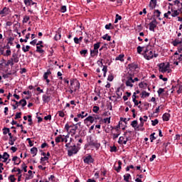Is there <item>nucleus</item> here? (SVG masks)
Returning a JSON list of instances; mask_svg holds the SVG:
<instances>
[{
  "instance_id": "nucleus-1",
  "label": "nucleus",
  "mask_w": 182,
  "mask_h": 182,
  "mask_svg": "<svg viewBox=\"0 0 182 182\" xmlns=\"http://www.w3.org/2000/svg\"><path fill=\"white\" fill-rule=\"evenodd\" d=\"M144 58H145L146 60H150L153 59V58H157V56H159V54L156 53V51L151 49V46H147L144 50Z\"/></svg>"
},
{
  "instance_id": "nucleus-2",
  "label": "nucleus",
  "mask_w": 182,
  "mask_h": 182,
  "mask_svg": "<svg viewBox=\"0 0 182 182\" xmlns=\"http://www.w3.org/2000/svg\"><path fill=\"white\" fill-rule=\"evenodd\" d=\"M69 89H73L74 92L76 93V92L80 89V82H79V80L76 79L70 80V85Z\"/></svg>"
},
{
  "instance_id": "nucleus-3",
  "label": "nucleus",
  "mask_w": 182,
  "mask_h": 182,
  "mask_svg": "<svg viewBox=\"0 0 182 182\" xmlns=\"http://www.w3.org/2000/svg\"><path fill=\"white\" fill-rule=\"evenodd\" d=\"M159 68V72H161V73H166V72H168V73H170V64L161 63L158 65Z\"/></svg>"
},
{
  "instance_id": "nucleus-4",
  "label": "nucleus",
  "mask_w": 182,
  "mask_h": 182,
  "mask_svg": "<svg viewBox=\"0 0 182 182\" xmlns=\"http://www.w3.org/2000/svg\"><path fill=\"white\" fill-rule=\"evenodd\" d=\"M79 151V149L76 148V145H74L73 146H70V149L68 150V154L69 157H72L73 154H76Z\"/></svg>"
},
{
  "instance_id": "nucleus-5",
  "label": "nucleus",
  "mask_w": 182,
  "mask_h": 182,
  "mask_svg": "<svg viewBox=\"0 0 182 182\" xmlns=\"http://www.w3.org/2000/svg\"><path fill=\"white\" fill-rule=\"evenodd\" d=\"M157 28V20L156 18H153L151 22L149 23V31L154 32V29Z\"/></svg>"
},
{
  "instance_id": "nucleus-6",
  "label": "nucleus",
  "mask_w": 182,
  "mask_h": 182,
  "mask_svg": "<svg viewBox=\"0 0 182 182\" xmlns=\"http://www.w3.org/2000/svg\"><path fill=\"white\" fill-rule=\"evenodd\" d=\"M83 161L85 164H92V163H94L95 159L92 157V155H88L84 158Z\"/></svg>"
},
{
  "instance_id": "nucleus-7",
  "label": "nucleus",
  "mask_w": 182,
  "mask_h": 182,
  "mask_svg": "<svg viewBox=\"0 0 182 182\" xmlns=\"http://www.w3.org/2000/svg\"><path fill=\"white\" fill-rule=\"evenodd\" d=\"M11 14V9L9 7H4L1 11H0V15L2 17L6 16V15H9Z\"/></svg>"
},
{
  "instance_id": "nucleus-8",
  "label": "nucleus",
  "mask_w": 182,
  "mask_h": 182,
  "mask_svg": "<svg viewBox=\"0 0 182 182\" xmlns=\"http://www.w3.org/2000/svg\"><path fill=\"white\" fill-rule=\"evenodd\" d=\"M172 87L173 89H176V92L178 93V95H180V93H182V83L181 82H178L177 83L176 85H173Z\"/></svg>"
},
{
  "instance_id": "nucleus-9",
  "label": "nucleus",
  "mask_w": 182,
  "mask_h": 182,
  "mask_svg": "<svg viewBox=\"0 0 182 182\" xmlns=\"http://www.w3.org/2000/svg\"><path fill=\"white\" fill-rule=\"evenodd\" d=\"M133 83H134V81L133 80L132 77H128L127 80L125 82L126 86L129 87H133Z\"/></svg>"
},
{
  "instance_id": "nucleus-10",
  "label": "nucleus",
  "mask_w": 182,
  "mask_h": 182,
  "mask_svg": "<svg viewBox=\"0 0 182 182\" xmlns=\"http://www.w3.org/2000/svg\"><path fill=\"white\" fill-rule=\"evenodd\" d=\"M50 75H52V72H50V70H48L47 72H46L43 75V79L46 80L48 85L50 82V80L48 79V77H49Z\"/></svg>"
},
{
  "instance_id": "nucleus-11",
  "label": "nucleus",
  "mask_w": 182,
  "mask_h": 182,
  "mask_svg": "<svg viewBox=\"0 0 182 182\" xmlns=\"http://www.w3.org/2000/svg\"><path fill=\"white\" fill-rule=\"evenodd\" d=\"M173 46H178L182 43V38L178 37L173 41H172Z\"/></svg>"
},
{
  "instance_id": "nucleus-12",
  "label": "nucleus",
  "mask_w": 182,
  "mask_h": 182,
  "mask_svg": "<svg viewBox=\"0 0 182 182\" xmlns=\"http://www.w3.org/2000/svg\"><path fill=\"white\" fill-rule=\"evenodd\" d=\"M98 62H100L101 63V66H103V68H102V72L104 73L103 76H104V77H106V73H107V66L103 65V59H101Z\"/></svg>"
},
{
  "instance_id": "nucleus-13",
  "label": "nucleus",
  "mask_w": 182,
  "mask_h": 182,
  "mask_svg": "<svg viewBox=\"0 0 182 182\" xmlns=\"http://www.w3.org/2000/svg\"><path fill=\"white\" fill-rule=\"evenodd\" d=\"M0 159H3V163H6L8 159H9V154L8 152H4L3 155L0 154Z\"/></svg>"
},
{
  "instance_id": "nucleus-14",
  "label": "nucleus",
  "mask_w": 182,
  "mask_h": 182,
  "mask_svg": "<svg viewBox=\"0 0 182 182\" xmlns=\"http://www.w3.org/2000/svg\"><path fill=\"white\" fill-rule=\"evenodd\" d=\"M77 130V124H73V128L70 130L71 136H75L76 134V131Z\"/></svg>"
},
{
  "instance_id": "nucleus-15",
  "label": "nucleus",
  "mask_w": 182,
  "mask_h": 182,
  "mask_svg": "<svg viewBox=\"0 0 182 182\" xmlns=\"http://www.w3.org/2000/svg\"><path fill=\"white\" fill-rule=\"evenodd\" d=\"M11 59L14 63H18V62H19V57H18V54H16V53H14L12 54V58Z\"/></svg>"
},
{
  "instance_id": "nucleus-16",
  "label": "nucleus",
  "mask_w": 182,
  "mask_h": 182,
  "mask_svg": "<svg viewBox=\"0 0 182 182\" xmlns=\"http://www.w3.org/2000/svg\"><path fill=\"white\" fill-rule=\"evenodd\" d=\"M122 161H118V167L114 166V168L117 171V173H120V170H122Z\"/></svg>"
},
{
  "instance_id": "nucleus-17",
  "label": "nucleus",
  "mask_w": 182,
  "mask_h": 182,
  "mask_svg": "<svg viewBox=\"0 0 182 182\" xmlns=\"http://www.w3.org/2000/svg\"><path fill=\"white\" fill-rule=\"evenodd\" d=\"M171 16L173 18H176V16H178V15H180V11H178V10H174L173 9H171Z\"/></svg>"
},
{
  "instance_id": "nucleus-18",
  "label": "nucleus",
  "mask_w": 182,
  "mask_h": 182,
  "mask_svg": "<svg viewBox=\"0 0 182 182\" xmlns=\"http://www.w3.org/2000/svg\"><path fill=\"white\" fill-rule=\"evenodd\" d=\"M128 66L131 70H136V69L139 68V65L134 63L129 64Z\"/></svg>"
},
{
  "instance_id": "nucleus-19",
  "label": "nucleus",
  "mask_w": 182,
  "mask_h": 182,
  "mask_svg": "<svg viewBox=\"0 0 182 182\" xmlns=\"http://www.w3.org/2000/svg\"><path fill=\"white\" fill-rule=\"evenodd\" d=\"M16 105H21L22 107H25V106H26V100L23 99L21 100H20L19 102H16Z\"/></svg>"
},
{
  "instance_id": "nucleus-20",
  "label": "nucleus",
  "mask_w": 182,
  "mask_h": 182,
  "mask_svg": "<svg viewBox=\"0 0 182 182\" xmlns=\"http://www.w3.org/2000/svg\"><path fill=\"white\" fill-rule=\"evenodd\" d=\"M12 161L14 162L15 165L18 166V164H21V159H19L18 156H14L12 159Z\"/></svg>"
},
{
  "instance_id": "nucleus-21",
  "label": "nucleus",
  "mask_w": 182,
  "mask_h": 182,
  "mask_svg": "<svg viewBox=\"0 0 182 182\" xmlns=\"http://www.w3.org/2000/svg\"><path fill=\"white\" fill-rule=\"evenodd\" d=\"M43 102L44 103H49L50 102V96H48L46 95H43Z\"/></svg>"
},
{
  "instance_id": "nucleus-22",
  "label": "nucleus",
  "mask_w": 182,
  "mask_h": 182,
  "mask_svg": "<svg viewBox=\"0 0 182 182\" xmlns=\"http://www.w3.org/2000/svg\"><path fill=\"white\" fill-rule=\"evenodd\" d=\"M90 146H94V147H96V149H99V147H100V144L97 143V141L91 140L90 141Z\"/></svg>"
},
{
  "instance_id": "nucleus-23",
  "label": "nucleus",
  "mask_w": 182,
  "mask_h": 182,
  "mask_svg": "<svg viewBox=\"0 0 182 182\" xmlns=\"http://www.w3.org/2000/svg\"><path fill=\"white\" fill-rule=\"evenodd\" d=\"M162 119H163L164 122H168V120H170V114H168V113L164 114Z\"/></svg>"
},
{
  "instance_id": "nucleus-24",
  "label": "nucleus",
  "mask_w": 182,
  "mask_h": 182,
  "mask_svg": "<svg viewBox=\"0 0 182 182\" xmlns=\"http://www.w3.org/2000/svg\"><path fill=\"white\" fill-rule=\"evenodd\" d=\"M115 60H120V62H124V54H120L115 58Z\"/></svg>"
},
{
  "instance_id": "nucleus-25",
  "label": "nucleus",
  "mask_w": 182,
  "mask_h": 182,
  "mask_svg": "<svg viewBox=\"0 0 182 182\" xmlns=\"http://www.w3.org/2000/svg\"><path fill=\"white\" fill-rule=\"evenodd\" d=\"M84 122H90L91 124L95 122V117L92 116H88Z\"/></svg>"
},
{
  "instance_id": "nucleus-26",
  "label": "nucleus",
  "mask_w": 182,
  "mask_h": 182,
  "mask_svg": "<svg viewBox=\"0 0 182 182\" xmlns=\"http://www.w3.org/2000/svg\"><path fill=\"white\" fill-rule=\"evenodd\" d=\"M31 154H33V157H35V156H36V154H38V148H36V147L31 148Z\"/></svg>"
},
{
  "instance_id": "nucleus-27",
  "label": "nucleus",
  "mask_w": 182,
  "mask_h": 182,
  "mask_svg": "<svg viewBox=\"0 0 182 182\" xmlns=\"http://www.w3.org/2000/svg\"><path fill=\"white\" fill-rule=\"evenodd\" d=\"M97 53H99V50H90V56L92 58H95V56H96V55H97Z\"/></svg>"
},
{
  "instance_id": "nucleus-28",
  "label": "nucleus",
  "mask_w": 182,
  "mask_h": 182,
  "mask_svg": "<svg viewBox=\"0 0 182 182\" xmlns=\"http://www.w3.org/2000/svg\"><path fill=\"white\" fill-rule=\"evenodd\" d=\"M15 141H16V137H11V139L9 138V144H10V146H14V144H15Z\"/></svg>"
},
{
  "instance_id": "nucleus-29",
  "label": "nucleus",
  "mask_w": 182,
  "mask_h": 182,
  "mask_svg": "<svg viewBox=\"0 0 182 182\" xmlns=\"http://www.w3.org/2000/svg\"><path fill=\"white\" fill-rule=\"evenodd\" d=\"M131 126L133 127L135 130H136V129H138L139 127L137 120L132 121L131 123Z\"/></svg>"
},
{
  "instance_id": "nucleus-30",
  "label": "nucleus",
  "mask_w": 182,
  "mask_h": 182,
  "mask_svg": "<svg viewBox=\"0 0 182 182\" xmlns=\"http://www.w3.org/2000/svg\"><path fill=\"white\" fill-rule=\"evenodd\" d=\"M30 49H31V46H26V47H25V46H23V47H22V50L25 53H26V52H29Z\"/></svg>"
},
{
  "instance_id": "nucleus-31",
  "label": "nucleus",
  "mask_w": 182,
  "mask_h": 182,
  "mask_svg": "<svg viewBox=\"0 0 182 182\" xmlns=\"http://www.w3.org/2000/svg\"><path fill=\"white\" fill-rule=\"evenodd\" d=\"M9 65L10 66H14V65H15V63L13 60H11V58H10V60L7 61V63H6V66H9Z\"/></svg>"
},
{
  "instance_id": "nucleus-32",
  "label": "nucleus",
  "mask_w": 182,
  "mask_h": 182,
  "mask_svg": "<svg viewBox=\"0 0 182 182\" xmlns=\"http://www.w3.org/2000/svg\"><path fill=\"white\" fill-rule=\"evenodd\" d=\"M149 96H150V93H149V92H146V91H143V92H141V97H142V98L149 97Z\"/></svg>"
},
{
  "instance_id": "nucleus-33",
  "label": "nucleus",
  "mask_w": 182,
  "mask_h": 182,
  "mask_svg": "<svg viewBox=\"0 0 182 182\" xmlns=\"http://www.w3.org/2000/svg\"><path fill=\"white\" fill-rule=\"evenodd\" d=\"M119 21H122V16H119V14H116L114 23H117Z\"/></svg>"
},
{
  "instance_id": "nucleus-34",
  "label": "nucleus",
  "mask_w": 182,
  "mask_h": 182,
  "mask_svg": "<svg viewBox=\"0 0 182 182\" xmlns=\"http://www.w3.org/2000/svg\"><path fill=\"white\" fill-rule=\"evenodd\" d=\"M48 160H49V158L48 156L41 157V164H43V166H45V164L43 163V161H48Z\"/></svg>"
},
{
  "instance_id": "nucleus-35",
  "label": "nucleus",
  "mask_w": 182,
  "mask_h": 182,
  "mask_svg": "<svg viewBox=\"0 0 182 182\" xmlns=\"http://www.w3.org/2000/svg\"><path fill=\"white\" fill-rule=\"evenodd\" d=\"M61 36H62L60 35V33L57 32L54 37L55 41H59V39H60Z\"/></svg>"
},
{
  "instance_id": "nucleus-36",
  "label": "nucleus",
  "mask_w": 182,
  "mask_h": 182,
  "mask_svg": "<svg viewBox=\"0 0 182 182\" xmlns=\"http://www.w3.org/2000/svg\"><path fill=\"white\" fill-rule=\"evenodd\" d=\"M102 39H104V41H110V39H112V37L107 34H105L102 36Z\"/></svg>"
},
{
  "instance_id": "nucleus-37",
  "label": "nucleus",
  "mask_w": 182,
  "mask_h": 182,
  "mask_svg": "<svg viewBox=\"0 0 182 182\" xmlns=\"http://www.w3.org/2000/svg\"><path fill=\"white\" fill-rule=\"evenodd\" d=\"M24 2V5H26V6H31V3L32 2V0H23Z\"/></svg>"
},
{
  "instance_id": "nucleus-38",
  "label": "nucleus",
  "mask_w": 182,
  "mask_h": 182,
  "mask_svg": "<svg viewBox=\"0 0 182 182\" xmlns=\"http://www.w3.org/2000/svg\"><path fill=\"white\" fill-rule=\"evenodd\" d=\"M36 52H37L38 53H44L45 50L41 48V47H36Z\"/></svg>"
},
{
  "instance_id": "nucleus-39",
  "label": "nucleus",
  "mask_w": 182,
  "mask_h": 182,
  "mask_svg": "<svg viewBox=\"0 0 182 182\" xmlns=\"http://www.w3.org/2000/svg\"><path fill=\"white\" fill-rule=\"evenodd\" d=\"M119 136H120V132L119 131V129H117V134H113V139L114 140L117 139V137H119Z\"/></svg>"
},
{
  "instance_id": "nucleus-40",
  "label": "nucleus",
  "mask_w": 182,
  "mask_h": 182,
  "mask_svg": "<svg viewBox=\"0 0 182 182\" xmlns=\"http://www.w3.org/2000/svg\"><path fill=\"white\" fill-rule=\"evenodd\" d=\"M131 176L130 173H127L124 176V181L129 182V178H130Z\"/></svg>"
},
{
  "instance_id": "nucleus-41",
  "label": "nucleus",
  "mask_w": 182,
  "mask_h": 182,
  "mask_svg": "<svg viewBox=\"0 0 182 182\" xmlns=\"http://www.w3.org/2000/svg\"><path fill=\"white\" fill-rule=\"evenodd\" d=\"M154 14H155L156 18H160V15H161L160 10H155Z\"/></svg>"
},
{
  "instance_id": "nucleus-42",
  "label": "nucleus",
  "mask_w": 182,
  "mask_h": 182,
  "mask_svg": "<svg viewBox=\"0 0 182 182\" xmlns=\"http://www.w3.org/2000/svg\"><path fill=\"white\" fill-rule=\"evenodd\" d=\"M75 140L78 141V143H83V140H82V138H80V136L76 135L75 136Z\"/></svg>"
},
{
  "instance_id": "nucleus-43",
  "label": "nucleus",
  "mask_w": 182,
  "mask_h": 182,
  "mask_svg": "<svg viewBox=\"0 0 182 182\" xmlns=\"http://www.w3.org/2000/svg\"><path fill=\"white\" fill-rule=\"evenodd\" d=\"M9 180H10L11 182H15V181H16V178H15V176H14V175H11V176L9 177Z\"/></svg>"
},
{
  "instance_id": "nucleus-44",
  "label": "nucleus",
  "mask_w": 182,
  "mask_h": 182,
  "mask_svg": "<svg viewBox=\"0 0 182 182\" xmlns=\"http://www.w3.org/2000/svg\"><path fill=\"white\" fill-rule=\"evenodd\" d=\"M105 29H114V27L109 23V24L105 25Z\"/></svg>"
},
{
  "instance_id": "nucleus-45",
  "label": "nucleus",
  "mask_w": 182,
  "mask_h": 182,
  "mask_svg": "<svg viewBox=\"0 0 182 182\" xmlns=\"http://www.w3.org/2000/svg\"><path fill=\"white\" fill-rule=\"evenodd\" d=\"M99 48H100V43H97L94 44L95 50H99Z\"/></svg>"
},
{
  "instance_id": "nucleus-46",
  "label": "nucleus",
  "mask_w": 182,
  "mask_h": 182,
  "mask_svg": "<svg viewBox=\"0 0 182 182\" xmlns=\"http://www.w3.org/2000/svg\"><path fill=\"white\" fill-rule=\"evenodd\" d=\"M136 49H137V52H138V53H141V52H143V50H144L145 49H144V47H141V46H138L137 48H136Z\"/></svg>"
},
{
  "instance_id": "nucleus-47",
  "label": "nucleus",
  "mask_w": 182,
  "mask_h": 182,
  "mask_svg": "<svg viewBox=\"0 0 182 182\" xmlns=\"http://www.w3.org/2000/svg\"><path fill=\"white\" fill-rule=\"evenodd\" d=\"M62 141V135H59L55 138V143H60Z\"/></svg>"
},
{
  "instance_id": "nucleus-48",
  "label": "nucleus",
  "mask_w": 182,
  "mask_h": 182,
  "mask_svg": "<svg viewBox=\"0 0 182 182\" xmlns=\"http://www.w3.org/2000/svg\"><path fill=\"white\" fill-rule=\"evenodd\" d=\"M21 116H22V112H17L15 116V120H18V119H21Z\"/></svg>"
},
{
  "instance_id": "nucleus-49",
  "label": "nucleus",
  "mask_w": 182,
  "mask_h": 182,
  "mask_svg": "<svg viewBox=\"0 0 182 182\" xmlns=\"http://www.w3.org/2000/svg\"><path fill=\"white\" fill-rule=\"evenodd\" d=\"M29 19H31V18L29 17V16H24L23 20V23H28V21H29Z\"/></svg>"
},
{
  "instance_id": "nucleus-50",
  "label": "nucleus",
  "mask_w": 182,
  "mask_h": 182,
  "mask_svg": "<svg viewBox=\"0 0 182 182\" xmlns=\"http://www.w3.org/2000/svg\"><path fill=\"white\" fill-rule=\"evenodd\" d=\"M118 143L119 144H123V143H124V137L120 136Z\"/></svg>"
},
{
  "instance_id": "nucleus-51",
  "label": "nucleus",
  "mask_w": 182,
  "mask_h": 182,
  "mask_svg": "<svg viewBox=\"0 0 182 182\" xmlns=\"http://www.w3.org/2000/svg\"><path fill=\"white\" fill-rule=\"evenodd\" d=\"M10 132L9 128L3 129V134H8Z\"/></svg>"
},
{
  "instance_id": "nucleus-52",
  "label": "nucleus",
  "mask_w": 182,
  "mask_h": 182,
  "mask_svg": "<svg viewBox=\"0 0 182 182\" xmlns=\"http://www.w3.org/2000/svg\"><path fill=\"white\" fill-rule=\"evenodd\" d=\"M175 58L176 60H178V62H182V54H179V55L175 56Z\"/></svg>"
},
{
  "instance_id": "nucleus-53",
  "label": "nucleus",
  "mask_w": 182,
  "mask_h": 182,
  "mask_svg": "<svg viewBox=\"0 0 182 182\" xmlns=\"http://www.w3.org/2000/svg\"><path fill=\"white\" fill-rule=\"evenodd\" d=\"M154 134H156L155 132L152 133L151 135H150V140H151V142L153 143V140H156V137L154 136Z\"/></svg>"
},
{
  "instance_id": "nucleus-54",
  "label": "nucleus",
  "mask_w": 182,
  "mask_h": 182,
  "mask_svg": "<svg viewBox=\"0 0 182 182\" xmlns=\"http://www.w3.org/2000/svg\"><path fill=\"white\" fill-rule=\"evenodd\" d=\"M114 79V77L112 74L108 75L107 80H109V82H113Z\"/></svg>"
},
{
  "instance_id": "nucleus-55",
  "label": "nucleus",
  "mask_w": 182,
  "mask_h": 182,
  "mask_svg": "<svg viewBox=\"0 0 182 182\" xmlns=\"http://www.w3.org/2000/svg\"><path fill=\"white\" fill-rule=\"evenodd\" d=\"M28 122H29L28 123V125L29 126H32V116L31 115H28Z\"/></svg>"
},
{
  "instance_id": "nucleus-56",
  "label": "nucleus",
  "mask_w": 182,
  "mask_h": 182,
  "mask_svg": "<svg viewBox=\"0 0 182 182\" xmlns=\"http://www.w3.org/2000/svg\"><path fill=\"white\" fill-rule=\"evenodd\" d=\"M110 119L111 117H107L103 119L104 123H108V124H110Z\"/></svg>"
},
{
  "instance_id": "nucleus-57",
  "label": "nucleus",
  "mask_w": 182,
  "mask_h": 182,
  "mask_svg": "<svg viewBox=\"0 0 182 182\" xmlns=\"http://www.w3.org/2000/svg\"><path fill=\"white\" fill-rule=\"evenodd\" d=\"M159 96H161L162 93H164V89L159 88L157 91Z\"/></svg>"
},
{
  "instance_id": "nucleus-58",
  "label": "nucleus",
  "mask_w": 182,
  "mask_h": 182,
  "mask_svg": "<svg viewBox=\"0 0 182 182\" xmlns=\"http://www.w3.org/2000/svg\"><path fill=\"white\" fill-rule=\"evenodd\" d=\"M151 124L152 126H156V124H159V119L151 120Z\"/></svg>"
},
{
  "instance_id": "nucleus-59",
  "label": "nucleus",
  "mask_w": 182,
  "mask_h": 182,
  "mask_svg": "<svg viewBox=\"0 0 182 182\" xmlns=\"http://www.w3.org/2000/svg\"><path fill=\"white\" fill-rule=\"evenodd\" d=\"M99 107L98 106H94L93 109H92V112H94V113H97V112H99Z\"/></svg>"
},
{
  "instance_id": "nucleus-60",
  "label": "nucleus",
  "mask_w": 182,
  "mask_h": 182,
  "mask_svg": "<svg viewBox=\"0 0 182 182\" xmlns=\"http://www.w3.org/2000/svg\"><path fill=\"white\" fill-rule=\"evenodd\" d=\"M66 11H67L66 6H62L60 8V12H62L63 14H65Z\"/></svg>"
},
{
  "instance_id": "nucleus-61",
  "label": "nucleus",
  "mask_w": 182,
  "mask_h": 182,
  "mask_svg": "<svg viewBox=\"0 0 182 182\" xmlns=\"http://www.w3.org/2000/svg\"><path fill=\"white\" fill-rule=\"evenodd\" d=\"M11 53H12L11 50H6V54H4V56H11Z\"/></svg>"
},
{
  "instance_id": "nucleus-62",
  "label": "nucleus",
  "mask_w": 182,
  "mask_h": 182,
  "mask_svg": "<svg viewBox=\"0 0 182 182\" xmlns=\"http://www.w3.org/2000/svg\"><path fill=\"white\" fill-rule=\"evenodd\" d=\"M80 55H84V56H85L87 53V50H82L80 51Z\"/></svg>"
},
{
  "instance_id": "nucleus-63",
  "label": "nucleus",
  "mask_w": 182,
  "mask_h": 182,
  "mask_svg": "<svg viewBox=\"0 0 182 182\" xmlns=\"http://www.w3.org/2000/svg\"><path fill=\"white\" fill-rule=\"evenodd\" d=\"M58 115L60 117H63L65 116V112H63V111H58Z\"/></svg>"
},
{
  "instance_id": "nucleus-64",
  "label": "nucleus",
  "mask_w": 182,
  "mask_h": 182,
  "mask_svg": "<svg viewBox=\"0 0 182 182\" xmlns=\"http://www.w3.org/2000/svg\"><path fill=\"white\" fill-rule=\"evenodd\" d=\"M178 53H181V52H182V44H180V46L178 47Z\"/></svg>"
}]
</instances>
